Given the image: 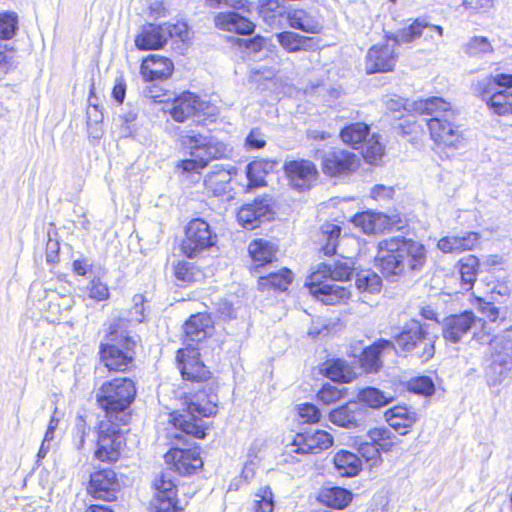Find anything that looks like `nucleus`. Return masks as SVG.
<instances>
[{
	"instance_id": "1",
	"label": "nucleus",
	"mask_w": 512,
	"mask_h": 512,
	"mask_svg": "<svg viewBox=\"0 0 512 512\" xmlns=\"http://www.w3.org/2000/svg\"><path fill=\"white\" fill-rule=\"evenodd\" d=\"M426 258L423 244L396 236L378 242L375 261L383 276L395 281L400 276L421 271Z\"/></svg>"
},
{
	"instance_id": "2",
	"label": "nucleus",
	"mask_w": 512,
	"mask_h": 512,
	"mask_svg": "<svg viewBox=\"0 0 512 512\" xmlns=\"http://www.w3.org/2000/svg\"><path fill=\"white\" fill-rule=\"evenodd\" d=\"M199 387L185 395L182 400L183 413L174 415L172 422L180 432L202 439L206 435L202 418L216 414L218 396L213 383H201Z\"/></svg>"
},
{
	"instance_id": "3",
	"label": "nucleus",
	"mask_w": 512,
	"mask_h": 512,
	"mask_svg": "<svg viewBox=\"0 0 512 512\" xmlns=\"http://www.w3.org/2000/svg\"><path fill=\"white\" fill-rule=\"evenodd\" d=\"M355 263L349 257L321 263L309 276L307 287L311 295L324 304H335L348 295L346 289L335 281H347L354 271Z\"/></svg>"
},
{
	"instance_id": "4",
	"label": "nucleus",
	"mask_w": 512,
	"mask_h": 512,
	"mask_svg": "<svg viewBox=\"0 0 512 512\" xmlns=\"http://www.w3.org/2000/svg\"><path fill=\"white\" fill-rule=\"evenodd\" d=\"M413 109L419 114L433 115L427 125L432 140L438 146L458 148L463 141L462 134L452 120L455 112L450 103L439 97L417 100Z\"/></svg>"
},
{
	"instance_id": "5",
	"label": "nucleus",
	"mask_w": 512,
	"mask_h": 512,
	"mask_svg": "<svg viewBox=\"0 0 512 512\" xmlns=\"http://www.w3.org/2000/svg\"><path fill=\"white\" fill-rule=\"evenodd\" d=\"M129 320L115 319L100 344L101 361L109 371L125 372L133 363L136 341L129 335Z\"/></svg>"
},
{
	"instance_id": "6",
	"label": "nucleus",
	"mask_w": 512,
	"mask_h": 512,
	"mask_svg": "<svg viewBox=\"0 0 512 512\" xmlns=\"http://www.w3.org/2000/svg\"><path fill=\"white\" fill-rule=\"evenodd\" d=\"M181 147L191 158L182 160L177 167L184 172H200L214 159L227 156V146L209 134L187 131L180 134Z\"/></svg>"
},
{
	"instance_id": "7",
	"label": "nucleus",
	"mask_w": 512,
	"mask_h": 512,
	"mask_svg": "<svg viewBox=\"0 0 512 512\" xmlns=\"http://www.w3.org/2000/svg\"><path fill=\"white\" fill-rule=\"evenodd\" d=\"M136 395L134 382L129 378H116L105 382L96 393L98 405L105 411L108 422L127 424L129 407Z\"/></svg>"
},
{
	"instance_id": "8",
	"label": "nucleus",
	"mask_w": 512,
	"mask_h": 512,
	"mask_svg": "<svg viewBox=\"0 0 512 512\" xmlns=\"http://www.w3.org/2000/svg\"><path fill=\"white\" fill-rule=\"evenodd\" d=\"M437 338V334L431 331L429 324L411 320L396 337V343L403 351L410 352L426 362L434 356Z\"/></svg>"
},
{
	"instance_id": "9",
	"label": "nucleus",
	"mask_w": 512,
	"mask_h": 512,
	"mask_svg": "<svg viewBox=\"0 0 512 512\" xmlns=\"http://www.w3.org/2000/svg\"><path fill=\"white\" fill-rule=\"evenodd\" d=\"M217 243V234L203 219L196 218L185 227V237L181 244L182 252L188 258H195Z\"/></svg>"
},
{
	"instance_id": "10",
	"label": "nucleus",
	"mask_w": 512,
	"mask_h": 512,
	"mask_svg": "<svg viewBox=\"0 0 512 512\" xmlns=\"http://www.w3.org/2000/svg\"><path fill=\"white\" fill-rule=\"evenodd\" d=\"M119 422L103 420L99 424L97 448L95 458L102 462L116 461L120 456L121 448L125 442Z\"/></svg>"
},
{
	"instance_id": "11",
	"label": "nucleus",
	"mask_w": 512,
	"mask_h": 512,
	"mask_svg": "<svg viewBox=\"0 0 512 512\" xmlns=\"http://www.w3.org/2000/svg\"><path fill=\"white\" fill-rule=\"evenodd\" d=\"M197 348H183L177 352L178 368L184 380L198 384L210 379V371L199 359Z\"/></svg>"
},
{
	"instance_id": "12",
	"label": "nucleus",
	"mask_w": 512,
	"mask_h": 512,
	"mask_svg": "<svg viewBox=\"0 0 512 512\" xmlns=\"http://www.w3.org/2000/svg\"><path fill=\"white\" fill-rule=\"evenodd\" d=\"M120 484L112 469H102L91 474L88 492L95 499L114 501L117 499Z\"/></svg>"
},
{
	"instance_id": "13",
	"label": "nucleus",
	"mask_w": 512,
	"mask_h": 512,
	"mask_svg": "<svg viewBox=\"0 0 512 512\" xmlns=\"http://www.w3.org/2000/svg\"><path fill=\"white\" fill-rule=\"evenodd\" d=\"M484 327L482 319L477 318L473 312L465 311L459 315H451L444 320L443 336L446 340L457 343L472 329Z\"/></svg>"
},
{
	"instance_id": "14",
	"label": "nucleus",
	"mask_w": 512,
	"mask_h": 512,
	"mask_svg": "<svg viewBox=\"0 0 512 512\" xmlns=\"http://www.w3.org/2000/svg\"><path fill=\"white\" fill-rule=\"evenodd\" d=\"M358 166L359 158L349 150L331 149L322 157V170L330 176L353 172Z\"/></svg>"
},
{
	"instance_id": "15",
	"label": "nucleus",
	"mask_w": 512,
	"mask_h": 512,
	"mask_svg": "<svg viewBox=\"0 0 512 512\" xmlns=\"http://www.w3.org/2000/svg\"><path fill=\"white\" fill-rule=\"evenodd\" d=\"M394 44H377L372 46L366 55V71L368 74L392 71L397 62Z\"/></svg>"
},
{
	"instance_id": "16",
	"label": "nucleus",
	"mask_w": 512,
	"mask_h": 512,
	"mask_svg": "<svg viewBox=\"0 0 512 512\" xmlns=\"http://www.w3.org/2000/svg\"><path fill=\"white\" fill-rule=\"evenodd\" d=\"M165 462L173 473L191 475L201 468L203 461L196 450L173 448L165 454Z\"/></svg>"
},
{
	"instance_id": "17",
	"label": "nucleus",
	"mask_w": 512,
	"mask_h": 512,
	"mask_svg": "<svg viewBox=\"0 0 512 512\" xmlns=\"http://www.w3.org/2000/svg\"><path fill=\"white\" fill-rule=\"evenodd\" d=\"M284 170L290 185L297 190L309 189L318 174L314 163L303 159L286 162Z\"/></svg>"
},
{
	"instance_id": "18",
	"label": "nucleus",
	"mask_w": 512,
	"mask_h": 512,
	"mask_svg": "<svg viewBox=\"0 0 512 512\" xmlns=\"http://www.w3.org/2000/svg\"><path fill=\"white\" fill-rule=\"evenodd\" d=\"M333 444L332 436L323 430L299 433L291 444V452L309 454L328 449Z\"/></svg>"
},
{
	"instance_id": "19",
	"label": "nucleus",
	"mask_w": 512,
	"mask_h": 512,
	"mask_svg": "<svg viewBox=\"0 0 512 512\" xmlns=\"http://www.w3.org/2000/svg\"><path fill=\"white\" fill-rule=\"evenodd\" d=\"M367 410L356 401H350L330 412V421L340 427L353 429L363 426Z\"/></svg>"
},
{
	"instance_id": "20",
	"label": "nucleus",
	"mask_w": 512,
	"mask_h": 512,
	"mask_svg": "<svg viewBox=\"0 0 512 512\" xmlns=\"http://www.w3.org/2000/svg\"><path fill=\"white\" fill-rule=\"evenodd\" d=\"M212 331L211 318L204 313L192 315L184 324L185 348H196Z\"/></svg>"
},
{
	"instance_id": "21",
	"label": "nucleus",
	"mask_w": 512,
	"mask_h": 512,
	"mask_svg": "<svg viewBox=\"0 0 512 512\" xmlns=\"http://www.w3.org/2000/svg\"><path fill=\"white\" fill-rule=\"evenodd\" d=\"M206 103L191 92H183L171 103L168 112L176 122H184L204 110Z\"/></svg>"
},
{
	"instance_id": "22",
	"label": "nucleus",
	"mask_w": 512,
	"mask_h": 512,
	"mask_svg": "<svg viewBox=\"0 0 512 512\" xmlns=\"http://www.w3.org/2000/svg\"><path fill=\"white\" fill-rule=\"evenodd\" d=\"M173 62L160 55H150L141 64V75L145 81L165 80L173 72Z\"/></svg>"
},
{
	"instance_id": "23",
	"label": "nucleus",
	"mask_w": 512,
	"mask_h": 512,
	"mask_svg": "<svg viewBox=\"0 0 512 512\" xmlns=\"http://www.w3.org/2000/svg\"><path fill=\"white\" fill-rule=\"evenodd\" d=\"M161 25L147 24L135 38V45L140 50L161 48L169 39V32Z\"/></svg>"
},
{
	"instance_id": "24",
	"label": "nucleus",
	"mask_w": 512,
	"mask_h": 512,
	"mask_svg": "<svg viewBox=\"0 0 512 512\" xmlns=\"http://www.w3.org/2000/svg\"><path fill=\"white\" fill-rule=\"evenodd\" d=\"M238 221L246 228L254 229L257 222L271 218V207L267 200L259 199L240 208L237 214Z\"/></svg>"
},
{
	"instance_id": "25",
	"label": "nucleus",
	"mask_w": 512,
	"mask_h": 512,
	"mask_svg": "<svg viewBox=\"0 0 512 512\" xmlns=\"http://www.w3.org/2000/svg\"><path fill=\"white\" fill-rule=\"evenodd\" d=\"M385 419L389 426L400 435H406L418 420V415L405 406H395L385 412Z\"/></svg>"
},
{
	"instance_id": "26",
	"label": "nucleus",
	"mask_w": 512,
	"mask_h": 512,
	"mask_svg": "<svg viewBox=\"0 0 512 512\" xmlns=\"http://www.w3.org/2000/svg\"><path fill=\"white\" fill-rule=\"evenodd\" d=\"M394 350V344L388 340H380L373 345L364 349L360 359L361 365L368 373L377 372L381 366V357L386 352L390 353Z\"/></svg>"
},
{
	"instance_id": "27",
	"label": "nucleus",
	"mask_w": 512,
	"mask_h": 512,
	"mask_svg": "<svg viewBox=\"0 0 512 512\" xmlns=\"http://www.w3.org/2000/svg\"><path fill=\"white\" fill-rule=\"evenodd\" d=\"M258 14L271 28H283L288 12L279 0H263L259 4Z\"/></svg>"
},
{
	"instance_id": "28",
	"label": "nucleus",
	"mask_w": 512,
	"mask_h": 512,
	"mask_svg": "<svg viewBox=\"0 0 512 512\" xmlns=\"http://www.w3.org/2000/svg\"><path fill=\"white\" fill-rule=\"evenodd\" d=\"M215 25L225 31L237 34H250L254 24L236 12L220 13L215 17Z\"/></svg>"
},
{
	"instance_id": "29",
	"label": "nucleus",
	"mask_w": 512,
	"mask_h": 512,
	"mask_svg": "<svg viewBox=\"0 0 512 512\" xmlns=\"http://www.w3.org/2000/svg\"><path fill=\"white\" fill-rule=\"evenodd\" d=\"M480 236L476 232H468L461 236H448L441 238L437 247L444 253L462 252L474 249Z\"/></svg>"
},
{
	"instance_id": "30",
	"label": "nucleus",
	"mask_w": 512,
	"mask_h": 512,
	"mask_svg": "<svg viewBox=\"0 0 512 512\" xmlns=\"http://www.w3.org/2000/svg\"><path fill=\"white\" fill-rule=\"evenodd\" d=\"M424 29L435 31L440 37L443 35V28L441 26L428 24L417 19L408 27L403 28L397 34L387 36V40H392L396 46L403 43H410L416 38H419L422 35Z\"/></svg>"
},
{
	"instance_id": "31",
	"label": "nucleus",
	"mask_w": 512,
	"mask_h": 512,
	"mask_svg": "<svg viewBox=\"0 0 512 512\" xmlns=\"http://www.w3.org/2000/svg\"><path fill=\"white\" fill-rule=\"evenodd\" d=\"M355 226L360 227L366 234H375L382 232L390 225V219L387 215L366 211L356 214L353 217Z\"/></svg>"
},
{
	"instance_id": "32",
	"label": "nucleus",
	"mask_w": 512,
	"mask_h": 512,
	"mask_svg": "<svg viewBox=\"0 0 512 512\" xmlns=\"http://www.w3.org/2000/svg\"><path fill=\"white\" fill-rule=\"evenodd\" d=\"M286 22L291 28L309 34H318L322 30V24L303 9L289 11Z\"/></svg>"
},
{
	"instance_id": "33",
	"label": "nucleus",
	"mask_w": 512,
	"mask_h": 512,
	"mask_svg": "<svg viewBox=\"0 0 512 512\" xmlns=\"http://www.w3.org/2000/svg\"><path fill=\"white\" fill-rule=\"evenodd\" d=\"M333 463L336 471L343 477H352L361 470L362 462L357 454L341 450L334 455Z\"/></svg>"
},
{
	"instance_id": "34",
	"label": "nucleus",
	"mask_w": 512,
	"mask_h": 512,
	"mask_svg": "<svg viewBox=\"0 0 512 512\" xmlns=\"http://www.w3.org/2000/svg\"><path fill=\"white\" fill-rule=\"evenodd\" d=\"M248 251L253 262L256 263L255 269H258L273 261L277 248L269 241L256 239L249 244Z\"/></svg>"
},
{
	"instance_id": "35",
	"label": "nucleus",
	"mask_w": 512,
	"mask_h": 512,
	"mask_svg": "<svg viewBox=\"0 0 512 512\" xmlns=\"http://www.w3.org/2000/svg\"><path fill=\"white\" fill-rule=\"evenodd\" d=\"M491 355L512 364V326L490 340Z\"/></svg>"
},
{
	"instance_id": "36",
	"label": "nucleus",
	"mask_w": 512,
	"mask_h": 512,
	"mask_svg": "<svg viewBox=\"0 0 512 512\" xmlns=\"http://www.w3.org/2000/svg\"><path fill=\"white\" fill-rule=\"evenodd\" d=\"M280 46L289 53L309 50L312 48L313 38L300 35L292 31H283L276 34Z\"/></svg>"
},
{
	"instance_id": "37",
	"label": "nucleus",
	"mask_w": 512,
	"mask_h": 512,
	"mask_svg": "<svg viewBox=\"0 0 512 512\" xmlns=\"http://www.w3.org/2000/svg\"><path fill=\"white\" fill-rule=\"evenodd\" d=\"M503 361L490 354V364L485 370L486 381L490 387L500 385L509 376L512 364L504 363Z\"/></svg>"
},
{
	"instance_id": "38",
	"label": "nucleus",
	"mask_w": 512,
	"mask_h": 512,
	"mask_svg": "<svg viewBox=\"0 0 512 512\" xmlns=\"http://www.w3.org/2000/svg\"><path fill=\"white\" fill-rule=\"evenodd\" d=\"M323 504L335 508L344 509L352 500V494L342 487H325L320 493Z\"/></svg>"
},
{
	"instance_id": "39",
	"label": "nucleus",
	"mask_w": 512,
	"mask_h": 512,
	"mask_svg": "<svg viewBox=\"0 0 512 512\" xmlns=\"http://www.w3.org/2000/svg\"><path fill=\"white\" fill-rule=\"evenodd\" d=\"M155 496L160 498H177V484L172 468H166L153 482Z\"/></svg>"
},
{
	"instance_id": "40",
	"label": "nucleus",
	"mask_w": 512,
	"mask_h": 512,
	"mask_svg": "<svg viewBox=\"0 0 512 512\" xmlns=\"http://www.w3.org/2000/svg\"><path fill=\"white\" fill-rule=\"evenodd\" d=\"M479 269V260L474 255H468L459 261L461 286L464 290L472 289Z\"/></svg>"
},
{
	"instance_id": "41",
	"label": "nucleus",
	"mask_w": 512,
	"mask_h": 512,
	"mask_svg": "<svg viewBox=\"0 0 512 512\" xmlns=\"http://www.w3.org/2000/svg\"><path fill=\"white\" fill-rule=\"evenodd\" d=\"M231 176L228 171L220 170L209 173L204 180L205 187L215 196L226 195L230 191Z\"/></svg>"
},
{
	"instance_id": "42",
	"label": "nucleus",
	"mask_w": 512,
	"mask_h": 512,
	"mask_svg": "<svg viewBox=\"0 0 512 512\" xmlns=\"http://www.w3.org/2000/svg\"><path fill=\"white\" fill-rule=\"evenodd\" d=\"M292 282V272L283 268L279 272H270L267 276H260L258 286L261 290L267 288H276L286 290Z\"/></svg>"
},
{
	"instance_id": "43",
	"label": "nucleus",
	"mask_w": 512,
	"mask_h": 512,
	"mask_svg": "<svg viewBox=\"0 0 512 512\" xmlns=\"http://www.w3.org/2000/svg\"><path fill=\"white\" fill-rule=\"evenodd\" d=\"M358 399L367 406L377 409L389 404L394 397L391 393L383 392L375 387H366L360 390Z\"/></svg>"
},
{
	"instance_id": "44",
	"label": "nucleus",
	"mask_w": 512,
	"mask_h": 512,
	"mask_svg": "<svg viewBox=\"0 0 512 512\" xmlns=\"http://www.w3.org/2000/svg\"><path fill=\"white\" fill-rule=\"evenodd\" d=\"M340 136L343 142L358 149L369 136V127L364 123H354L342 129Z\"/></svg>"
},
{
	"instance_id": "45",
	"label": "nucleus",
	"mask_w": 512,
	"mask_h": 512,
	"mask_svg": "<svg viewBox=\"0 0 512 512\" xmlns=\"http://www.w3.org/2000/svg\"><path fill=\"white\" fill-rule=\"evenodd\" d=\"M325 371L326 376L335 382L348 383L354 378V372L340 359L329 362Z\"/></svg>"
},
{
	"instance_id": "46",
	"label": "nucleus",
	"mask_w": 512,
	"mask_h": 512,
	"mask_svg": "<svg viewBox=\"0 0 512 512\" xmlns=\"http://www.w3.org/2000/svg\"><path fill=\"white\" fill-rule=\"evenodd\" d=\"M355 285L359 291L377 293L381 290V278L371 270H364L356 275Z\"/></svg>"
},
{
	"instance_id": "47",
	"label": "nucleus",
	"mask_w": 512,
	"mask_h": 512,
	"mask_svg": "<svg viewBox=\"0 0 512 512\" xmlns=\"http://www.w3.org/2000/svg\"><path fill=\"white\" fill-rule=\"evenodd\" d=\"M360 148L362 150L363 157L370 164L377 163V161H379L384 155V147L379 142L378 137L374 134L367 138Z\"/></svg>"
},
{
	"instance_id": "48",
	"label": "nucleus",
	"mask_w": 512,
	"mask_h": 512,
	"mask_svg": "<svg viewBox=\"0 0 512 512\" xmlns=\"http://www.w3.org/2000/svg\"><path fill=\"white\" fill-rule=\"evenodd\" d=\"M253 512H273L274 495L269 486L261 487L254 496Z\"/></svg>"
},
{
	"instance_id": "49",
	"label": "nucleus",
	"mask_w": 512,
	"mask_h": 512,
	"mask_svg": "<svg viewBox=\"0 0 512 512\" xmlns=\"http://www.w3.org/2000/svg\"><path fill=\"white\" fill-rule=\"evenodd\" d=\"M392 436L391 430L385 427L373 428L368 432L370 442L382 452H388L393 447Z\"/></svg>"
},
{
	"instance_id": "50",
	"label": "nucleus",
	"mask_w": 512,
	"mask_h": 512,
	"mask_svg": "<svg viewBox=\"0 0 512 512\" xmlns=\"http://www.w3.org/2000/svg\"><path fill=\"white\" fill-rule=\"evenodd\" d=\"M488 105L498 115H507L512 113V93L497 92L494 93Z\"/></svg>"
},
{
	"instance_id": "51",
	"label": "nucleus",
	"mask_w": 512,
	"mask_h": 512,
	"mask_svg": "<svg viewBox=\"0 0 512 512\" xmlns=\"http://www.w3.org/2000/svg\"><path fill=\"white\" fill-rule=\"evenodd\" d=\"M323 238L326 241L322 250L325 255H332L336 253V247L339 236L341 234V227L336 224H326L322 227Z\"/></svg>"
},
{
	"instance_id": "52",
	"label": "nucleus",
	"mask_w": 512,
	"mask_h": 512,
	"mask_svg": "<svg viewBox=\"0 0 512 512\" xmlns=\"http://www.w3.org/2000/svg\"><path fill=\"white\" fill-rule=\"evenodd\" d=\"M465 52L470 56H481L492 53L493 47L488 38L484 36H474L466 43Z\"/></svg>"
},
{
	"instance_id": "53",
	"label": "nucleus",
	"mask_w": 512,
	"mask_h": 512,
	"mask_svg": "<svg viewBox=\"0 0 512 512\" xmlns=\"http://www.w3.org/2000/svg\"><path fill=\"white\" fill-rule=\"evenodd\" d=\"M18 17L14 12L0 14V39H11L18 29Z\"/></svg>"
},
{
	"instance_id": "54",
	"label": "nucleus",
	"mask_w": 512,
	"mask_h": 512,
	"mask_svg": "<svg viewBox=\"0 0 512 512\" xmlns=\"http://www.w3.org/2000/svg\"><path fill=\"white\" fill-rule=\"evenodd\" d=\"M87 295L95 301L107 300L110 296L109 288L99 277H94L86 287Z\"/></svg>"
},
{
	"instance_id": "55",
	"label": "nucleus",
	"mask_w": 512,
	"mask_h": 512,
	"mask_svg": "<svg viewBox=\"0 0 512 512\" xmlns=\"http://www.w3.org/2000/svg\"><path fill=\"white\" fill-rule=\"evenodd\" d=\"M408 389L413 393L429 396L434 393L435 386L430 377L421 376L411 379L408 382Z\"/></svg>"
},
{
	"instance_id": "56",
	"label": "nucleus",
	"mask_w": 512,
	"mask_h": 512,
	"mask_svg": "<svg viewBox=\"0 0 512 512\" xmlns=\"http://www.w3.org/2000/svg\"><path fill=\"white\" fill-rule=\"evenodd\" d=\"M17 56L13 48H9L7 44H0V75L7 74L11 69L16 67Z\"/></svg>"
},
{
	"instance_id": "57",
	"label": "nucleus",
	"mask_w": 512,
	"mask_h": 512,
	"mask_svg": "<svg viewBox=\"0 0 512 512\" xmlns=\"http://www.w3.org/2000/svg\"><path fill=\"white\" fill-rule=\"evenodd\" d=\"M264 166L265 164L262 161H253L248 164L246 174L250 186L259 187L264 185Z\"/></svg>"
},
{
	"instance_id": "58",
	"label": "nucleus",
	"mask_w": 512,
	"mask_h": 512,
	"mask_svg": "<svg viewBox=\"0 0 512 512\" xmlns=\"http://www.w3.org/2000/svg\"><path fill=\"white\" fill-rule=\"evenodd\" d=\"M182 507L178 505L177 498L154 497L151 502V512H181Z\"/></svg>"
},
{
	"instance_id": "59",
	"label": "nucleus",
	"mask_w": 512,
	"mask_h": 512,
	"mask_svg": "<svg viewBox=\"0 0 512 512\" xmlns=\"http://www.w3.org/2000/svg\"><path fill=\"white\" fill-rule=\"evenodd\" d=\"M342 397V392L336 387L331 385H325L318 392V399L324 404H330L338 401Z\"/></svg>"
},
{
	"instance_id": "60",
	"label": "nucleus",
	"mask_w": 512,
	"mask_h": 512,
	"mask_svg": "<svg viewBox=\"0 0 512 512\" xmlns=\"http://www.w3.org/2000/svg\"><path fill=\"white\" fill-rule=\"evenodd\" d=\"M166 30L169 32V38L176 37L181 41H185L188 38V26L184 22H178L176 24H163Z\"/></svg>"
},
{
	"instance_id": "61",
	"label": "nucleus",
	"mask_w": 512,
	"mask_h": 512,
	"mask_svg": "<svg viewBox=\"0 0 512 512\" xmlns=\"http://www.w3.org/2000/svg\"><path fill=\"white\" fill-rule=\"evenodd\" d=\"M175 277L182 282H191L194 279L192 267L187 262H179L174 266Z\"/></svg>"
},
{
	"instance_id": "62",
	"label": "nucleus",
	"mask_w": 512,
	"mask_h": 512,
	"mask_svg": "<svg viewBox=\"0 0 512 512\" xmlns=\"http://www.w3.org/2000/svg\"><path fill=\"white\" fill-rule=\"evenodd\" d=\"M299 416L306 422L314 423L320 418V412L313 404L305 403L299 406Z\"/></svg>"
},
{
	"instance_id": "63",
	"label": "nucleus",
	"mask_w": 512,
	"mask_h": 512,
	"mask_svg": "<svg viewBox=\"0 0 512 512\" xmlns=\"http://www.w3.org/2000/svg\"><path fill=\"white\" fill-rule=\"evenodd\" d=\"M359 454L367 461L375 460L379 458L380 450L375 444L371 442L361 443L358 448Z\"/></svg>"
},
{
	"instance_id": "64",
	"label": "nucleus",
	"mask_w": 512,
	"mask_h": 512,
	"mask_svg": "<svg viewBox=\"0 0 512 512\" xmlns=\"http://www.w3.org/2000/svg\"><path fill=\"white\" fill-rule=\"evenodd\" d=\"M265 144L266 141L264 139V136L262 132L257 128L252 129L246 138V145L251 149L263 148Z\"/></svg>"
}]
</instances>
